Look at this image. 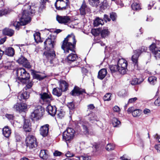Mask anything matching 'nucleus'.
I'll return each mask as SVG.
<instances>
[{
    "label": "nucleus",
    "mask_w": 160,
    "mask_h": 160,
    "mask_svg": "<svg viewBox=\"0 0 160 160\" xmlns=\"http://www.w3.org/2000/svg\"><path fill=\"white\" fill-rule=\"evenodd\" d=\"M76 42L74 35L73 34L69 35L63 41L62 48L66 53H69L70 51L75 52Z\"/></svg>",
    "instance_id": "1"
},
{
    "label": "nucleus",
    "mask_w": 160,
    "mask_h": 160,
    "mask_svg": "<svg viewBox=\"0 0 160 160\" xmlns=\"http://www.w3.org/2000/svg\"><path fill=\"white\" fill-rule=\"evenodd\" d=\"M31 6L28 4L25 5L24 6L23 11L22 13V15L19 22H15L13 23V25L16 28L18 29V28L20 25H24L28 23L31 20V18L29 16L30 13L28 12L29 10H30Z\"/></svg>",
    "instance_id": "2"
},
{
    "label": "nucleus",
    "mask_w": 160,
    "mask_h": 160,
    "mask_svg": "<svg viewBox=\"0 0 160 160\" xmlns=\"http://www.w3.org/2000/svg\"><path fill=\"white\" fill-rule=\"evenodd\" d=\"M18 79L21 82L26 84L29 82L30 76L29 74L23 68H20L17 70Z\"/></svg>",
    "instance_id": "3"
},
{
    "label": "nucleus",
    "mask_w": 160,
    "mask_h": 160,
    "mask_svg": "<svg viewBox=\"0 0 160 160\" xmlns=\"http://www.w3.org/2000/svg\"><path fill=\"white\" fill-rule=\"evenodd\" d=\"M146 50L147 48L142 46L141 49L135 50L134 51V54L132 57V60L134 63L135 68L138 70L140 69L138 64V58L142 53L146 51Z\"/></svg>",
    "instance_id": "4"
},
{
    "label": "nucleus",
    "mask_w": 160,
    "mask_h": 160,
    "mask_svg": "<svg viewBox=\"0 0 160 160\" xmlns=\"http://www.w3.org/2000/svg\"><path fill=\"white\" fill-rule=\"evenodd\" d=\"M75 131L72 128H68L63 133L62 139L67 143L70 142L75 136Z\"/></svg>",
    "instance_id": "5"
},
{
    "label": "nucleus",
    "mask_w": 160,
    "mask_h": 160,
    "mask_svg": "<svg viewBox=\"0 0 160 160\" xmlns=\"http://www.w3.org/2000/svg\"><path fill=\"white\" fill-rule=\"evenodd\" d=\"M26 143L27 147L32 149L37 146L36 139L32 135L28 136L26 139Z\"/></svg>",
    "instance_id": "6"
},
{
    "label": "nucleus",
    "mask_w": 160,
    "mask_h": 160,
    "mask_svg": "<svg viewBox=\"0 0 160 160\" xmlns=\"http://www.w3.org/2000/svg\"><path fill=\"white\" fill-rule=\"evenodd\" d=\"M44 109L40 106H38L35 108L33 112L31 115L32 119H38L39 117L42 115Z\"/></svg>",
    "instance_id": "7"
},
{
    "label": "nucleus",
    "mask_w": 160,
    "mask_h": 160,
    "mask_svg": "<svg viewBox=\"0 0 160 160\" xmlns=\"http://www.w3.org/2000/svg\"><path fill=\"white\" fill-rule=\"evenodd\" d=\"M128 65L127 61L124 59L121 58L119 59L118 62V65L120 68L119 72L124 74L126 72L127 67Z\"/></svg>",
    "instance_id": "8"
},
{
    "label": "nucleus",
    "mask_w": 160,
    "mask_h": 160,
    "mask_svg": "<svg viewBox=\"0 0 160 160\" xmlns=\"http://www.w3.org/2000/svg\"><path fill=\"white\" fill-rule=\"evenodd\" d=\"M68 3V0L63 1H56L55 6L57 9L63 10L66 9Z\"/></svg>",
    "instance_id": "9"
},
{
    "label": "nucleus",
    "mask_w": 160,
    "mask_h": 160,
    "mask_svg": "<svg viewBox=\"0 0 160 160\" xmlns=\"http://www.w3.org/2000/svg\"><path fill=\"white\" fill-rule=\"evenodd\" d=\"M27 108V106L25 103L17 102L13 107L14 110L19 112H25Z\"/></svg>",
    "instance_id": "10"
},
{
    "label": "nucleus",
    "mask_w": 160,
    "mask_h": 160,
    "mask_svg": "<svg viewBox=\"0 0 160 160\" xmlns=\"http://www.w3.org/2000/svg\"><path fill=\"white\" fill-rule=\"evenodd\" d=\"M56 42V38L54 36H50L44 42V45H47L48 48H54Z\"/></svg>",
    "instance_id": "11"
},
{
    "label": "nucleus",
    "mask_w": 160,
    "mask_h": 160,
    "mask_svg": "<svg viewBox=\"0 0 160 160\" xmlns=\"http://www.w3.org/2000/svg\"><path fill=\"white\" fill-rule=\"evenodd\" d=\"M40 95L41 99L45 103L49 104L52 99L51 95L48 92L42 93Z\"/></svg>",
    "instance_id": "12"
},
{
    "label": "nucleus",
    "mask_w": 160,
    "mask_h": 160,
    "mask_svg": "<svg viewBox=\"0 0 160 160\" xmlns=\"http://www.w3.org/2000/svg\"><path fill=\"white\" fill-rule=\"evenodd\" d=\"M56 19L59 23L64 24L70 23L71 22L70 17L67 16H61L58 15L56 17Z\"/></svg>",
    "instance_id": "13"
},
{
    "label": "nucleus",
    "mask_w": 160,
    "mask_h": 160,
    "mask_svg": "<svg viewBox=\"0 0 160 160\" xmlns=\"http://www.w3.org/2000/svg\"><path fill=\"white\" fill-rule=\"evenodd\" d=\"M44 54L48 59L50 60V63L52 64L53 62L52 61V59H53L56 56L55 51L53 50L48 51L45 52Z\"/></svg>",
    "instance_id": "14"
},
{
    "label": "nucleus",
    "mask_w": 160,
    "mask_h": 160,
    "mask_svg": "<svg viewBox=\"0 0 160 160\" xmlns=\"http://www.w3.org/2000/svg\"><path fill=\"white\" fill-rule=\"evenodd\" d=\"M49 125L46 124L42 126L40 129V132L41 135L43 137L47 136L49 130Z\"/></svg>",
    "instance_id": "15"
},
{
    "label": "nucleus",
    "mask_w": 160,
    "mask_h": 160,
    "mask_svg": "<svg viewBox=\"0 0 160 160\" xmlns=\"http://www.w3.org/2000/svg\"><path fill=\"white\" fill-rule=\"evenodd\" d=\"M80 13L82 15H84L87 13L90 12V9L88 7L84 2H83L80 8Z\"/></svg>",
    "instance_id": "16"
},
{
    "label": "nucleus",
    "mask_w": 160,
    "mask_h": 160,
    "mask_svg": "<svg viewBox=\"0 0 160 160\" xmlns=\"http://www.w3.org/2000/svg\"><path fill=\"white\" fill-rule=\"evenodd\" d=\"M46 111L51 116H54L56 113V108L55 106L49 104L47 107Z\"/></svg>",
    "instance_id": "17"
},
{
    "label": "nucleus",
    "mask_w": 160,
    "mask_h": 160,
    "mask_svg": "<svg viewBox=\"0 0 160 160\" xmlns=\"http://www.w3.org/2000/svg\"><path fill=\"white\" fill-rule=\"evenodd\" d=\"M85 92L84 89L80 88L77 87H75L72 91L71 94L72 96L78 95Z\"/></svg>",
    "instance_id": "18"
},
{
    "label": "nucleus",
    "mask_w": 160,
    "mask_h": 160,
    "mask_svg": "<svg viewBox=\"0 0 160 160\" xmlns=\"http://www.w3.org/2000/svg\"><path fill=\"white\" fill-rule=\"evenodd\" d=\"M31 125L30 121L28 120H25L23 128L26 132H30L31 130Z\"/></svg>",
    "instance_id": "19"
},
{
    "label": "nucleus",
    "mask_w": 160,
    "mask_h": 160,
    "mask_svg": "<svg viewBox=\"0 0 160 160\" xmlns=\"http://www.w3.org/2000/svg\"><path fill=\"white\" fill-rule=\"evenodd\" d=\"M59 88L63 91H66L68 87V83L65 81L60 80L59 81Z\"/></svg>",
    "instance_id": "20"
},
{
    "label": "nucleus",
    "mask_w": 160,
    "mask_h": 160,
    "mask_svg": "<svg viewBox=\"0 0 160 160\" xmlns=\"http://www.w3.org/2000/svg\"><path fill=\"white\" fill-rule=\"evenodd\" d=\"M107 70L105 69H101L98 73V78L100 79H102L106 76L107 74Z\"/></svg>",
    "instance_id": "21"
},
{
    "label": "nucleus",
    "mask_w": 160,
    "mask_h": 160,
    "mask_svg": "<svg viewBox=\"0 0 160 160\" xmlns=\"http://www.w3.org/2000/svg\"><path fill=\"white\" fill-rule=\"evenodd\" d=\"M29 97V94L28 93L26 92H20L19 93L18 96L19 99L21 100L22 99H28Z\"/></svg>",
    "instance_id": "22"
},
{
    "label": "nucleus",
    "mask_w": 160,
    "mask_h": 160,
    "mask_svg": "<svg viewBox=\"0 0 160 160\" xmlns=\"http://www.w3.org/2000/svg\"><path fill=\"white\" fill-rule=\"evenodd\" d=\"M109 34L110 31L107 27L103 28L100 31L101 36L102 38L106 37Z\"/></svg>",
    "instance_id": "23"
},
{
    "label": "nucleus",
    "mask_w": 160,
    "mask_h": 160,
    "mask_svg": "<svg viewBox=\"0 0 160 160\" xmlns=\"http://www.w3.org/2000/svg\"><path fill=\"white\" fill-rule=\"evenodd\" d=\"M63 91L60 88H56L53 89L52 93L55 95L59 97L62 95V92Z\"/></svg>",
    "instance_id": "24"
},
{
    "label": "nucleus",
    "mask_w": 160,
    "mask_h": 160,
    "mask_svg": "<svg viewBox=\"0 0 160 160\" xmlns=\"http://www.w3.org/2000/svg\"><path fill=\"white\" fill-rule=\"evenodd\" d=\"M3 135L6 138H8L10 136L11 132L8 126L5 127L2 129Z\"/></svg>",
    "instance_id": "25"
},
{
    "label": "nucleus",
    "mask_w": 160,
    "mask_h": 160,
    "mask_svg": "<svg viewBox=\"0 0 160 160\" xmlns=\"http://www.w3.org/2000/svg\"><path fill=\"white\" fill-rule=\"evenodd\" d=\"M2 33L4 35L11 36L14 34V31L11 29L5 28L3 30Z\"/></svg>",
    "instance_id": "26"
},
{
    "label": "nucleus",
    "mask_w": 160,
    "mask_h": 160,
    "mask_svg": "<svg viewBox=\"0 0 160 160\" xmlns=\"http://www.w3.org/2000/svg\"><path fill=\"white\" fill-rule=\"evenodd\" d=\"M77 58V55L74 54H70L67 58L68 62H73L75 61Z\"/></svg>",
    "instance_id": "27"
},
{
    "label": "nucleus",
    "mask_w": 160,
    "mask_h": 160,
    "mask_svg": "<svg viewBox=\"0 0 160 160\" xmlns=\"http://www.w3.org/2000/svg\"><path fill=\"white\" fill-rule=\"evenodd\" d=\"M94 106L92 104H90L87 106V109L86 112V114L89 116L92 113V111L94 108Z\"/></svg>",
    "instance_id": "28"
},
{
    "label": "nucleus",
    "mask_w": 160,
    "mask_h": 160,
    "mask_svg": "<svg viewBox=\"0 0 160 160\" xmlns=\"http://www.w3.org/2000/svg\"><path fill=\"white\" fill-rule=\"evenodd\" d=\"M103 24V20L99 18H97L94 22V25L95 26H98L100 25H102Z\"/></svg>",
    "instance_id": "29"
},
{
    "label": "nucleus",
    "mask_w": 160,
    "mask_h": 160,
    "mask_svg": "<svg viewBox=\"0 0 160 160\" xmlns=\"http://www.w3.org/2000/svg\"><path fill=\"white\" fill-rule=\"evenodd\" d=\"M6 54L8 56H12L14 54V50L12 48H9L6 50Z\"/></svg>",
    "instance_id": "30"
},
{
    "label": "nucleus",
    "mask_w": 160,
    "mask_h": 160,
    "mask_svg": "<svg viewBox=\"0 0 160 160\" xmlns=\"http://www.w3.org/2000/svg\"><path fill=\"white\" fill-rule=\"evenodd\" d=\"M40 157L43 159H46L48 158V155L45 150H42L40 153Z\"/></svg>",
    "instance_id": "31"
},
{
    "label": "nucleus",
    "mask_w": 160,
    "mask_h": 160,
    "mask_svg": "<svg viewBox=\"0 0 160 160\" xmlns=\"http://www.w3.org/2000/svg\"><path fill=\"white\" fill-rule=\"evenodd\" d=\"M34 38L35 42H40L41 39L40 37V34L39 32H37L33 35Z\"/></svg>",
    "instance_id": "32"
},
{
    "label": "nucleus",
    "mask_w": 160,
    "mask_h": 160,
    "mask_svg": "<svg viewBox=\"0 0 160 160\" xmlns=\"http://www.w3.org/2000/svg\"><path fill=\"white\" fill-rule=\"evenodd\" d=\"M120 122L116 118H114L112 120V123L114 127H117L120 124Z\"/></svg>",
    "instance_id": "33"
},
{
    "label": "nucleus",
    "mask_w": 160,
    "mask_h": 160,
    "mask_svg": "<svg viewBox=\"0 0 160 160\" xmlns=\"http://www.w3.org/2000/svg\"><path fill=\"white\" fill-rule=\"evenodd\" d=\"M132 8L134 10H139L141 8L140 5L137 2H134L132 4Z\"/></svg>",
    "instance_id": "34"
},
{
    "label": "nucleus",
    "mask_w": 160,
    "mask_h": 160,
    "mask_svg": "<svg viewBox=\"0 0 160 160\" xmlns=\"http://www.w3.org/2000/svg\"><path fill=\"white\" fill-rule=\"evenodd\" d=\"M148 81L151 84L154 85L156 82L157 78L155 77L151 76L148 78Z\"/></svg>",
    "instance_id": "35"
},
{
    "label": "nucleus",
    "mask_w": 160,
    "mask_h": 160,
    "mask_svg": "<svg viewBox=\"0 0 160 160\" xmlns=\"http://www.w3.org/2000/svg\"><path fill=\"white\" fill-rule=\"evenodd\" d=\"M115 147V145L113 144L109 143L107 144L106 148L107 151H110L113 150Z\"/></svg>",
    "instance_id": "36"
},
{
    "label": "nucleus",
    "mask_w": 160,
    "mask_h": 160,
    "mask_svg": "<svg viewBox=\"0 0 160 160\" xmlns=\"http://www.w3.org/2000/svg\"><path fill=\"white\" fill-rule=\"evenodd\" d=\"M158 49V48L156 46L155 43H152L149 47V49L153 53V52L156 51Z\"/></svg>",
    "instance_id": "37"
},
{
    "label": "nucleus",
    "mask_w": 160,
    "mask_h": 160,
    "mask_svg": "<svg viewBox=\"0 0 160 160\" xmlns=\"http://www.w3.org/2000/svg\"><path fill=\"white\" fill-rule=\"evenodd\" d=\"M27 60L23 57H21L17 61V62L20 64H22V65L26 62Z\"/></svg>",
    "instance_id": "38"
},
{
    "label": "nucleus",
    "mask_w": 160,
    "mask_h": 160,
    "mask_svg": "<svg viewBox=\"0 0 160 160\" xmlns=\"http://www.w3.org/2000/svg\"><path fill=\"white\" fill-rule=\"evenodd\" d=\"M141 111L139 109L134 110L132 112V115L134 117H138L140 115Z\"/></svg>",
    "instance_id": "39"
},
{
    "label": "nucleus",
    "mask_w": 160,
    "mask_h": 160,
    "mask_svg": "<svg viewBox=\"0 0 160 160\" xmlns=\"http://www.w3.org/2000/svg\"><path fill=\"white\" fill-rule=\"evenodd\" d=\"M110 69L112 72H114L118 71L119 72V68L118 67V66L115 65L113 66H112L110 67Z\"/></svg>",
    "instance_id": "40"
},
{
    "label": "nucleus",
    "mask_w": 160,
    "mask_h": 160,
    "mask_svg": "<svg viewBox=\"0 0 160 160\" xmlns=\"http://www.w3.org/2000/svg\"><path fill=\"white\" fill-rule=\"evenodd\" d=\"M80 158L83 160H91V156L87 154L82 156Z\"/></svg>",
    "instance_id": "41"
},
{
    "label": "nucleus",
    "mask_w": 160,
    "mask_h": 160,
    "mask_svg": "<svg viewBox=\"0 0 160 160\" xmlns=\"http://www.w3.org/2000/svg\"><path fill=\"white\" fill-rule=\"evenodd\" d=\"M111 94L110 93L106 94L103 97V100L105 101H109L111 100Z\"/></svg>",
    "instance_id": "42"
},
{
    "label": "nucleus",
    "mask_w": 160,
    "mask_h": 160,
    "mask_svg": "<svg viewBox=\"0 0 160 160\" xmlns=\"http://www.w3.org/2000/svg\"><path fill=\"white\" fill-rule=\"evenodd\" d=\"M99 0H90V3L92 6H97L99 3Z\"/></svg>",
    "instance_id": "43"
},
{
    "label": "nucleus",
    "mask_w": 160,
    "mask_h": 160,
    "mask_svg": "<svg viewBox=\"0 0 160 160\" xmlns=\"http://www.w3.org/2000/svg\"><path fill=\"white\" fill-rule=\"evenodd\" d=\"M89 116V119L90 121L93 122L97 120V117L94 114L92 113Z\"/></svg>",
    "instance_id": "44"
},
{
    "label": "nucleus",
    "mask_w": 160,
    "mask_h": 160,
    "mask_svg": "<svg viewBox=\"0 0 160 160\" xmlns=\"http://www.w3.org/2000/svg\"><path fill=\"white\" fill-rule=\"evenodd\" d=\"M88 123L85 122V124L82 123V126L84 130V132L85 134H87L88 133V129L87 127V124Z\"/></svg>",
    "instance_id": "45"
},
{
    "label": "nucleus",
    "mask_w": 160,
    "mask_h": 160,
    "mask_svg": "<svg viewBox=\"0 0 160 160\" xmlns=\"http://www.w3.org/2000/svg\"><path fill=\"white\" fill-rule=\"evenodd\" d=\"M64 112L61 110L58 112L57 116L59 118H62L64 117Z\"/></svg>",
    "instance_id": "46"
},
{
    "label": "nucleus",
    "mask_w": 160,
    "mask_h": 160,
    "mask_svg": "<svg viewBox=\"0 0 160 160\" xmlns=\"http://www.w3.org/2000/svg\"><path fill=\"white\" fill-rule=\"evenodd\" d=\"M153 53L157 59L160 58V50H159V48L156 51L153 52Z\"/></svg>",
    "instance_id": "47"
},
{
    "label": "nucleus",
    "mask_w": 160,
    "mask_h": 160,
    "mask_svg": "<svg viewBox=\"0 0 160 160\" xmlns=\"http://www.w3.org/2000/svg\"><path fill=\"white\" fill-rule=\"evenodd\" d=\"M113 112L117 113H119L121 111V109L118 106H114L112 108Z\"/></svg>",
    "instance_id": "48"
},
{
    "label": "nucleus",
    "mask_w": 160,
    "mask_h": 160,
    "mask_svg": "<svg viewBox=\"0 0 160 160\" xmlns=\"http://www.w3.org/2000/svg\"><path fill=\"white\" fill-rule=\"evenodd\" d=\"M33 78H34L38 79L39 80H41L43 79L44 78L41 77L40 75L38 74L35 73L33 74Z\"/></svg>",
    "instance_id": "49"
},
{
    "label": "nucleus",
    "mask_w": 160,
    "mask_h": 160,
    "mask_svg": "<svg viewBox=\"0 0 160 160\" xmlns=\"http://www.w3.org/2000/svg\"><path fill=\"white\" fill-rule=\"evenodd\" d=\"M67 106L70 110L73 109L74 108V104L72 102L68 103Z\"/></svg>",
    "instance_id": "50"
},
{
    "label": "nucleus",
    "mask_w": 160,
    "mask_h": 160,
    "mask_svg": "<svg viewBox=\"0 0 160 160\" xmlns=\"http://www.w3.org/2000/svg\"><path fill=\"white\" fill-rule=\"evenodd\" d=\"M111 18L113 21L115 20L117 17V15L116 13L112 12L110 14Z\"/></svg>",
    "instance_id": "51"
},
{
    "label": "nucleus",
    "mask_w": 160,
    "mask_h": 160,
    "mask_svg": "<svg viewBox=\"0 0 160 160\" xmlns=\"http://www.w3.org/2000/svg\"><path fill=\"white\" fill-rule=\"evenodd\" d=\"M107 6L108 4L107 2H104L102 3L101 5L100 6V8L101 9L104 10L107 8Z\"/></svg>",
    "instance_id": "52"
},
{
    "label": "nucleus",
    "mask_w": 160,
    "mask_h": 160,
    "mask_svg": "<svg viewBox=\"0 0 160 160\" xmlns=\"http://www.w3.org/2000/svg\"><path fill=\"white\" fill-rule=\"evenodd\" d=\"M12 66V63L11 62H8L4 65L5 68L10 69Z\"/></svg>",
    "instance_id": "53"
},
{
    "label": "nucleus",
    "mask_w": 160,
    "mask_h": 160,
    "mask_svg": "<svg viewBox=\"0 0 160 160\" xmlns=\"http://www.w3.org/2000/svg\"><path fill=\"white\" fill-rule=\"evenodd\" d=\"M143 112L145 115H148L150 114L151 111L149 109L145 108L143 110Z\"/></svg>",
    "instance_id": "54"
},
{
    "label": "nucleus",
    "mask_w": 160,
    "mask_h": 160,
    "mask_svg": "<svg viewBox=\"0 0 160 160\" xmlns=\"http://www.w3.org/2000/svg\"><path fill=\"white\" fill-rule=\"evenodd\" d=\"M137 100V98L136 97L130 98L128 101V103H133Z\"/></svg>",
    "instance_id": "55"
},
{
    "label": "nucleus",
    "mask_w": 160,
    "mask_h": 160,
    "mask_svg": "<svg viewBox=\"0 0 160 160\" xmlns=\"http://www.w3.org/2000/svg\"><path fill=\"white\" fill-rule=\"evenodd\" d=\"M6 117L9 120H13L14 118L13 115L12 114H7L5 115Z\"/></svg>",
    "instance_id": "56"
},
{
    "label": "nucleus",
    "mask_w": 160,
    "mask_h": 160,
    "mask_svg": "<svg viewBox=\"0 0 160 160\" xmlns=\"http://www.w3.org/2000/svg\"><path fill=\"white\" fill-rule=\"evenodd\" d=\"M33 83L32 81L28 83V84L27 85L26 87L25 88V89H27L31 88L33 85Z\"/></svg>",
    "instance_id": "57"
},
{
    "label": "nucleus",
    "mask_w": 160,
    "mask_h": 160,
    "mask_svg": "<svg viewBox=\"0 0 160 160\" xmlns=\"http://www.w3.org/2000/svg\"><path fill=\"white\" fill-rule=\"evenodd\" d=\"M155 104L156 105L159 106L160 105V96L154 102Z\"/></svg>",
    "instance_id": "58"
},
{
    "label": "nucleus",
    "mask_w": 160,
    "mask_h": 160,
    "mask_svg": "<svg viewBox=\"0 0 160 160\" xmlns=\"http://www.w3.org/2000/svg\"><path fill=\"white\" fill-rule=\"evenodd\" d=\"M26 62H25V63H24L23 65L25 67L28 68H30L31 67V65H30L29 62H28V60Z\"/></svg>",
    "instance_id": "59"
},
{
    "label": "nucleus",
    "mask_w": 160,
    "mask_h": 160,
    "mask_svg": "<svg viewBox=\"0 0 160 160\" xmlns=\"http://www.w3.org/2000/svg\"><path fill=\"white\" fill-rule=\"evenodd\" d=\"M138 83V80L137 78L133 79L131 81V84L132 85H136Z\"/></svg>",
    "instance_id": "60"
},
{
    "label": "nucleus",
    "mask_w": 160,
    "mask_h": 160,
    "mask_svg": "<svg viewBox=\"0 0 160 160\" xmlns=\"http://www.w3.org/2000/svg\"><path fill=\"white\" fill-rule=\"evenodd\" d=\"M74 155L70 152L69 151H68L66 154V156L68 157H73Z\"/></svg>",
    "instance_id": "61"
},
{
    "label": "nucleus",
    "mask_w": 160,
    "mask_h": 160,
    "mask_svg": "<svg viewBox=\"0 0 160 160\" xmlns=\"http://www.w3.org/2000/svg\"><path fill=\"white\" fill-rule=\"evenodd\" d=\"M62 154V152L58 151H56L53 153L54 156H60Z\"/></svg>",
    "instance_id": "62"
},
{
    "label": "nucleus",
    "mask_w": 160,
    "mask_h": 160,
    "mask_svg": "<svg viewBox=\"0 0 160 160\" xmlns=\"http://www.w3.org/2000/svg\"><path fill=\"white\" fill-rule=\"evenodd\" d=\"M134 110V108L133 107H131L129 108L127 112L128 114L131 113V112L132 113V112Z\"/></svg>",
    "instance_id": "63"
},
{
    "label": "nucleus",
    "mask_w": 160,
    "mask_h": 160,
    "mask_svg": "<svg viewBox=\"0 0 160 160\" xmlns=\"http://www.w3.org/2000/svg\"><path fill=\"white\" fill-rule=\"evenodd\" d=\"M154 138L157 139L159 142H160V137L157 134H156L154 136Z\"/></svg>",
    "instance_id": "64"
}]
</instances>
